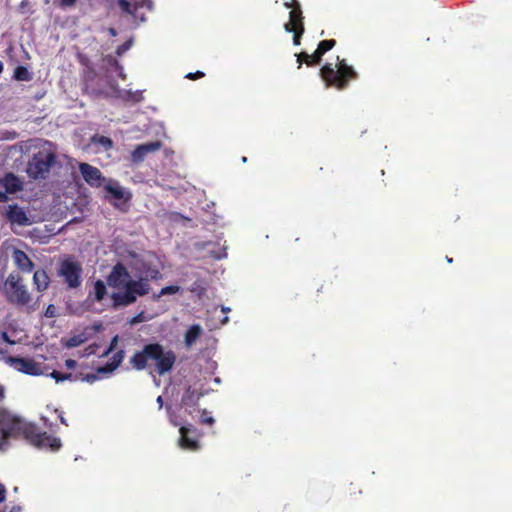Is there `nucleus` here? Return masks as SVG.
I'll use <instances>...</instances> for the list:
<instances>
[{"instance_id": "obj_1", "label": "nucleus", "mask_w": 512, "mask_h": 512, "mask_svg": "<svg viewBox=\"0 0 512 512\" xmlns=\"http://www.w3.org/2000/svg\"><path fill=\"white\" fill-rule=\"evenodd\" d=\"M107 285L110 288L111 307L119 309L136 302L138 296L149 292L148 281L145 279H132L127 268L117 263L107 276Z\"/></svg>"}, {"instance_id": "obj_2", "label": "nucleus", "mask_w": 512, "mask_h": 512, "mask_svg": "<svg viewBox=\"0 0 512 512\" xmlns=\"http://www.w3.org/2000/svg\"><path fill=\"white\" fill-rule=\"evenodd\" d=\"M23 436L32 445L38 448H50L56 451L60 448V439L51 437L46 433L37 432L35 426L26 423L23 419L9 412L0 413V446L8 437Z\"/></svg>"}, {"instance_id": "obj_3", "label": "nucleus", "mask_w": 512, "mask_h": 512, "mask_svg": "<svg viewBox=\"0 0 512 512\" xmlns=\"http://www.w3.org/2000/svg\"><path fill=\"white\" fill-rule=\"evenodd\" d=\"M57 146L45 141L37 147L31 159L27 163V175L33 180L46 179L53 167L58 165Z\"/></svg>"}, {"instance_id": "obj_4", "label": "nucleus", "mask_w": 512, "mask_h": 512, "mask_svg": "<svg viewBox=\"0 0 512 512\" xmlns=\"http://www.w3.org/2000/svg\"><path fill=\"white\" fill-rule=\"evenodd\" d=\"M319 76L326 88H335L345 90L350 81L358 78L356 70L347 63L346 59L337 56V63L333 66L331 63L324 64L319 70Z\"/></svg>"}, {"instance_id": "obj_5", "label": "nucleus", "mask_w": 512, "mask_h": 512, "mask_svg": "<svg viewBox=\"0 0 512 512\" xmlns=\"http://www.w3.org/2000/svg\"><path fill=\"white\" fill-rule=\"evenodd\" d=\"M2 293L6 301L17 308H24L27 313L35 311V306L32 304V294L20 275L9 274L4 281Z\"/></svg>"}, {"instance_id": "obj_6", "label": "nucleus", "mask_w": 512, "mask_h": 512, "mask_svg": "<svg viewBox=\"0 0 512 512\" xmlns=\"http://www.w3.org/2000/svg\"><path fill=\"white\" fill-rule=\"evenodd\" d=\"M131 364L134 368L141 370L145 368H153L152 375L156 385H159L155 373L160 375V344H148L141 352L136 353L131 358Z\"/></svg>"}, {"instance_id": "obj_7", "label": "nucleus", "mask_w": 512, "mask_h": 512, "mask_svg": "<svg viewBox=\"0 0 512 512\" xmlns=\"http://www.w3.org/2000/svg\"><path fill=\"white\" fill-rule=\"evenodd\" d=\"M82 272L81 264L71 256L62 259L58 264L57 274L70 289H76L81 285Z\"/></svg>"}, {"instance_id": "obj_8", "label": "nucleus", "mask_w": 512, "mask_h": 512, "mask_svg": "<svg viewBox=\"0 0 512 512\" xmlns=\"http://www.w3.org/2000/svg\"><path fill=\"white\" fill-rule=\"evenodd\" d=\"M179 445L182 449L195 451L199 449V433L192 426L180 427Z\"/></svg>"}, {"instance_id": "obj_9", "label": "nucleus", "mask_w": 512, "mask_h": 512, "mask_svg": "<svg viewBox=\"0 0 512 512\" xmlns=\"http://www.w3.org/2000/svg\"><path fill=\"white\" fill-rule=\"evenodd\" d=\"M7 363L14 367L17 371L29 374V375H40L43 373L41 365L31 359L8 357Z\"/></svg>"}, {"instance_id": "obj_10", "label": "nucleus", "mask_w": 512, "mask_h": 512, "mask_svg": "<svg viewBox=\"0 0 512 512\" xmlns=\"http://www.w3.org/2000/svg\"><path fill=\"white\" fill-rule=\"evenodd\" d=\"M79 170L84 180L92 186H101L102 182L104 181V177L102 176L100 170L91 166L90 164L80 163Z\"/></svg>"}, {"instance_id": "obj_11", "label": "nucleus", "mask_w": 512, "mask_h": 512, "mask_svg": "<svg viewBox=\"0 0 512 512\" xmlns=\"http://www.w3.org/2000/svg\"><path fill=\"white\" fill-rule=\"evenodd\" d=\"M5 216L12 224L27 226L31 224L25 210L18 205H9L6 208Z\"/></svg>"}, {"instance_id": "obj_12", "label": "nucleus", "mask_w": 512, "mask_h": 512, "mask_svg": "<svg viewBox=\"0 0 512 512\" xmlns=\"http://www.w3.org/2000/svg\"><path fill=\"white\" fill-rule=\"evenodd\" d=\"M159 147V142L146 143L137 146L136 149L131 153L132 162L135 164L142 162L148 153L156 152Z\"/></svg>"}, {"instance_id": "obj_13", "label": "nucleus", "mask_w": 512, "mask_h": 512, "mask_svg": "<svg viewBox=\"0 0 512 512\" xmlns=\"http://www.w3.org/2000/svg\"><path fill=\"white\" fill-rule=\"evenodd\" d=\"M12 258L16 266L22 271L31 272L33 270L34 264L24 251L14 249L12 253Z\"/></svg>"}, {"instance_id": "obj_14", "label": "nucleus", "mask_w": 512, "mask_h": 512, "mask_svg": "<svg viewBox=\"0 0 512 512\" xmlns=\"http://www.w3.org/2000/svg\"><path fill=\"white\" fill-rule=\"evenodd\" d=\"M0 185L8 193H15L22 190V182L12 173L7 174L2 179H0Z\"/></svg>"}, {"instance_id": "obj_15", "label": "nucleus", "mask_w": 512, "mask_h": 512, "mask_svg": "<svg viewBox=\"0 0 512 512\" xmlns=\"http://www.w3.org/2000/svg\"><path fill=\"white\" fill-rule=\"evenodd\" d=\"M304 26V17L301 8H296L291 10L289 13V21L284 24V29L286 32H291L294 30V27Z\"/></svg>"}, {"instance_id": "obj_16", "label": "nucleus", "mask_w": 512, "mask_h": 512, "mask_svg": "<svg viewBox=\"0 0 512 512\" xmlns=\"http://www.w3.org/2000/svg\"><path fill=\"white\" fill-rule=\"evenodd\" d=\"M33 281L39 292L46 290L49 286V277L45 270L35 271Z\"/></svg>"}, {"instance_id": "obj_17", "label": "nucleus", "mask_w": 512, "mask_h": 512, "mask_svg": "<svg viewBox=\"0 0 512 512\" xmlns=\"http://www.w3.org/2000/svg\"><path fill=\"white\" fill-rule=\"evenodd\" d=\"M202 328L199 324H194L188 328L185 333V344L187 347L192 346L196 340L200 337Z\"/></svg>"}, {"instance_id": "obj_18", "label": "nucleus", "mask_w": 512, "mask_h": 512, "mask_svg": "<svg viewBox=\"0 0 512 512\" xmlns=\"http://www.w3.org/2000/svg\"><path fill=\"white\" fill-rule=\"evenodd\" d=\"M336 45V40L334 39H328V40H322L319 42L316 50H315V58H318L319 61H322V57L331 49H333Z\"/></svg>"}, {"instance_id": "obj_19", "label": "nucleus", "mask_w": 512, "mask_h": 512, "mask_svg": "<svg viewBox=\"0 0 512 512\" xmlns=\"http://www.w3.org/2000/svg\"><path fill=\"white\" fill-rule=\"evenodd\" d=\"M297 57V63L298 68L300 69L302 67V64L305 63L309 67H313L315 65H318L320 63L318 58H315V52L313 54H308L306 52H300L296 54Z\"/></svg>"}, {"instance_id": "obj_20", "label": "nucleus", "mask_w": 512, "mask_h": 512, "mask_svg": "<svg viewBox=\"0 0 512 512\" xmlns=\"http://www.w3.org/2000/svg\"><path fill=\"white\" fill-rule=\"evenodd\" d=\"M118 6L123 12L133 15L135 18L138 17V11L141 8L139 5L131 4L127 0H118ZM139 17L141 21L144 20V16L142 14L139 15Z\"/></svg>"}, {"instance_id": "obj_21", "label": "nucleus", "mask_w": 512, "mask_h": 512, "mask_svg": "<svg viewBox=\"0 0 512 512\" xmlns=\"http://www.w3.org/2000/svg\"><path fill=\"white\" fill-rule=\"evenodd\" d=\"M203 395V392H199L191 387H188L183 396V402L186 405H196Z\"/></svg>"}, {"instance_id": "obj_22", "label": "nucleus", "mask_w": 512, "mask_h": 512, "mask_svg": "<svg viewBox=\"0 0 512 512\" xmlns=\"http://www.w3.org/2000/svg\"><path fill=\"white\" fill-rule=\"evenodd\" d=\"M176 356L172 351L162 350V374L170 371L175 363Z\"/></svg>"}, {"instance_id": "obj_23", "label": "nucleus", "mask_w": 512, "mask_h": 512, "mask_svg": "<svg viewBox=\"0 0 512 512\" xmlns=\"http://www.w3.org/2000/svg\"><path fill=\"white\" fill-rule=\"evenodd\" d=\"M103 63H104V67L106 68V70L108 72L109 71H114V72L118 73V75L120 77H124L123 69L119 65L118 61L115 58H113L112 56H106L103 59Z\"/></svg>"}, {"instance_id": "obj_24", "label": "nucleus", "mask_w": 512, "mask_h": 512, "mask_svg": "<svg viewBox=\"0 0 512 512\" xmlns=\"http://www.w3.org/2000/svg\"><path fill=\"white\" fill-rule=\"evenodd\" d=\"M94 299L98 302L102 301L107 295V287L102 280H97L93 288Z\"/></svg>"}, {"instance_id": "obj_25", "label": "nucleus", "mask_w": 512, "mask_h": 512, "mask_svg": "<svg viewBox=\"0 0 512 512\" xmlns=\"http://www.w3.org/2000/svg\"><path fill=\"white\" fill-rule=\"evenodd\" d=\"M123 357H124V352L123 351L117 352L114 355L113 363L109 364V365H107L105 367L99 368L98 372H111V371H113L114 369H116L120 365L121 361L123 360Z\"/></svg>"}, {"instance_id": "obj_26", "label": "nucleus", "mask_w": 512, "mask_h": 512, "mask_svg": "<svg viewBox=\"0 0 512 512\" xmlns=\"http://www.w3.org/2000/svg\"><path fill=\"white\" fill-rule=\"evenodd\" d=\"M91 142L101 145L105 150H109L113 147V141L110 138L102 135L92 136Z\"/></svg>"}, {"instance_id": "obj_27", "label": "nucleus", "mask_w": 512, "mask_h": 512, "mask_svg": "<svg viewBox=\"0 0 512 512\" xmlns=\"http://www.w3.org/2000/svg\"><path fill=\"white\" fill-rule=\"evenodd\" d=\"M190 291L194 293L198 298H201L206 294L207 287L202 280H197L192 283Z\"/></svg>"}, {"instance_id": "obj_28", "label": "nucleus", "mask_w": 512, "mask_h": 512, "mask_svg": "<svg viewBox=\"0 0 512 512\" xmlns=\"http://www.w3.org/2000/svg\"><path fill=\"white\" fill-rule=\"evenodd\" d=\"M14 78L18 81H29L31 74L26 67L18 66L14 71Z\"/></svg>"}, {"instance_id": "obj_29", "label": "nucleus", "mask_w": 512, "mask_h": 512, "mask_svg": "<svg viewBox=\"0 0 512 512\" xmlns=\"http://www.w3.org/2000/svg\"><path fill=\"white\" fill-rule=\"evenodd\" d=\"M106 190L109 193H111L116 199H123L124 198V191L117 184H108L106 186Z\"/></svg>"}, {"instance_id": "obj_30", "label": "nucleus", "mask_w": 512, "mask_h": 512, "mask_svg": "<svg viewBox=\"0 0 512 512\" xmlns=\"http://www.w3.org/2000/svg\"><path fill=\"white\" fill-rule=\"evenodd\" d=\"M165 217L170 221V222H177V223H182V224H185L186 222H189L190 219L187 218V217H184L183 215H181L180 213H176V212H169V213H166L165 214Z\"/></svg>"}, {"instance_id": "obj_31", "label": "nucleus", "mask_w": 512, "mask_h": 512, "mask_svg": "<svg viewBox=\"0 0 512 512\" xmlns=\"http://www.w3.org/2000/svg\"><path fill=\"white\" fill-rule=\"evenodd\" d=\"M305 32V27L304 26H301L300 27H294V30H291L290 33H293V44L298 46L300 45L301 43V38L303 36Z\"/></svg>"}, {"instance_id": "obj_32", "label": "nucleus", "mask_w": 512, "mask_h": 512, "mask_svg": "<svg viewBox=\"0 0 512 512\" xmlns=\"http://www.w3.org/2000/svg\"><path fill=\"white\" fill-rule=\"evenodd\" d=\"M84 341L85 338L82 335H75L65 342V346L67 348H74L80 346Z\"/></svg>"}, {"instance_id": "obj_33", "label": "nucleus", "mask_w": 512, "mask_h": 512, "mask_svg": "<svg viewBox=\"0 0 512 512\" xmlns=\"http://www.w3.org/2000/svg\"><path fill=\"white\" fill-rule=\"evenodd\" d=\"M78 0H54V3L62 9L72 8Z\"/></svg>"}, {"instance_id": "obj_34", "label": "nucleus", "mask_w": 512, "mask_h": 512, "mask_svg": "<svg viewBox=\"0 0 512 512\" xmlns=\"http://www.w3.org/2000/svg\"><path fill=\"white\" fill-rule=\"evenodd\" d=\"M180 290V287L177 285H170L166 287H162V295H171Z\"/></svg>"}, {"instance_id": "obj_35", "label": "nucleus", "mask_w": 512, "mask_h": 512, "mask_svg": "<svg viewBox=\"0 0 512 512\" xmlns=\"http://www.w3.org/2000/svg\"><path fill=\"white\" fill-rule=\"evenodd\" d=\"M50 376L56 380V382H60L66 379L71 378V374H61L57 371H53Z\"/></svg>"}, {"instance_id": "obj_36", "label": "nucleus", "mask_w": 512, "mask_h": 512, "mask_svg": "<svg viewBox=\"0 0 512 512\" xmlns=\"http://www.w3.org/2000/svg\"><path fill=\"white\" fill-rule=\"evenodd\" d=\"M132 45V39H129L128 41H126L125 43H123L122 45H120L117 50H116V53L118 55H122L123 53H125L128 49H130Z\"/></svg>"}, {"instance_id": "obj_37", "label": "nucleus", "mask_w": 512, "mask_h": 512, "mask_svg": "<svg viewBox=\"0 0 512 512\" xmlns=\"http://www.w3.org/2000/svg\"><path fill=\"white\" fill-rule=\"evenodd\" d=\"M201 420L203 423L209 424V425H212L215 422L214 418L212 416H210L206 410L202 411Z\"/></svg>"}, {"instance_id": "obj_38", "label": "nucleus", "mask_w": 512, "mask_h": 512, "mask_svg": "<svg viewBox=\"0 0 512 512\" xmlns=\"http://www.w3.org/2000/svg\"><path fill=\"white\" fill-rule=\"evenodd\" d=\"M204 76H205L204 72L196 71V72H190V73L186 74L185 78H187L189 80H197V79L203 78Z\"/></svg>"}, {"instance_id": "obj_39", "label": "nucleus", "mask_w": 512, "mask_h": 512, "mask_svg": "<svg viewBox=\"0 0 512 512\" xmlns=\"http://www.w3.org/2000/svg\"><path fill=\"white\" fill-rule=\"evenodd\" d=\"M284 7L287 8V9H291V10H294V9H298V8H301L300 6V3L298 0H291L289 2H284L283 3Z\"/></svg>"}, {"instance_id": "obj_40", "label": "nucleus", "mask_w": 512, "mask_h": 512, "mask_svg": "<svg viewBox=\"0 0 512 512\" xmlns=\"http://www.w3.org/2000/svg\"><path fill=\"white\" fill-rule=\"evenodd\" d=\"M56 315H57L56 307L54 305L50 304L45 311V316L47 318H53V317H56Z\"/></svg>"}, {"instance_id": "obj_41", "label": "nucleus", "mask_w": 512, "mask_h": 512, "mask_svg": "<svg viewBox=\"0 0 512 512\" xmlns=\"http://www.w3.org/2000/svg\"><path fill=\"white\" fill-rule=\"evenodd\" d=\"M175 155V152L171 149H165L164 150V157L168 158L171 157V161H173V164H177V160H173V156Z\"/></svg>"}, {"instance_id": "obj_42", "label": "nucleus", "mask_w": 512, "mask_h": 512, "mask_svg": "<svg viewBox=\"0 0 512 512\" xmlns=\"http://www.w3.org/2000/svg\"><path fill=\"white\" fill-rule=\"evenodd\" d=\"M65 365H66V367H67V368H69V369H73V368H75V367H76L77 363H76V361H75V360H73V359H67V360L65 361Z\"/></svg>"}, {"instance_id": "obj_43", "label": "nucleus", "mask_w": 512, "mask_h": 512, "mask_svg": "<svg viewBox=\"0 0 512 512\" xmlns=\"http://www.w3.org/2000/svg\"><path fill=\"white\" fill-rule=\"evenodd\" d=\"M6 489L3 484L0 483V503L5 500Z\"/></svg>"}, {"instance_id": "obj_44", "label": "nucleus", "mask_w": 512, "mask_h": 512, "mask_svg": "<svg viewBox=\"0 0 512 512\" xmlns=\"http://www.w3.org/2000/svg\"><path fill=\"white\" fill-rule=\"evenodd\" d=\"M117 343H118V336H115V337L112 339V341H111V344H110V347H109V349H108L107 353H108V352H110V351H112L113 349H115V348H116V346H117Z\"/></svg>"}, {"instance_id": "obj_45", "label": "nucleus", "mask_w": 512, "mask_h": 512, "mask_svg": "<svg viewBox=\"0 0 512 512\" xmlns=\"http://www.w3.org/2000/svg\"><path fill=\"white\" fill-rule=\"evenodd\" d=\"M7 192L0 191V203H4L8 201Z\"/></svg>"}, {"instance_id": "obj_46", "label": "nucleus", "mask_w": 512, "mask_h": 512, "mask_svg": "<svg viewBox=\"0 0 512 512\" xmlns=\"http://www.w3.org/2000/svg\"><path fill=\"white\" fill-rule=\"evenodd\" d=\"M1 337H2V339H3L5 342H8V343H10V344H12V343H13V341H11V340L9 339L8 334H7L6 332H3V333L1 334Z\"/></svg>"}, {"instance_id": "obj_47", "label": "nucleus", "mask_w": 512, "mask_h": 512, "mask_svg": "<svg viewBox=\"0 0 512 512\" xmlns=\"http://www.w3.org/2000/svg\"><path fill=\"white\" fill-rule=\"evenodd\" d=\"M10 512H21V507L15 506L10 510Z\"/></svg>"}, {"instance_id": "obj_48", "label": "nucleus", "mask_w": 512, "mask_h": 512, "mask_svg": "<svg viewBox=\"0 0 512 512\" xmlns=\"http://www.w3.org/2000/svg\"><path fill=\"white\" fill-rule=\"evenodd\" d=\"M139 321H140V316L134 317V318L131 320V324L138 323Z\"/></svg>"}, {"instance_id": "obj_49", "label": "nucleus", "mask_w": 512, "mask_h": 512, "mask_svg": "<svg viewBox=\"0 0 512 512\" xmlns=\"http://www.w3.org/2000/svg\"><path fill=\"white\" fill-rule=\"evenodd\" d=\"M108 31H109L110 35H112V36L116 35V30L114 28H109Z\"/></svg>"}, {"instance_id": "obj_50", "label": "nucleus", "mask_w": 512, "mask_h": 512, "mask_svg": "<svg viewBox=\"0 0 512 512\" xmlns=\"http://www.w3.org/2000/svg\"><path fill=\"white\" fill-rule=\"evenodd\" d=\"M230 311V308L222 306V312L227 313Z\"/></svg>"}, {"instance_id": "obj_51", "label": "nucleus", "mask_w": 512, "mask_h": 512, "mask_svg": "<svg viewBox=\"0 0 512 512\" xmlns=\"http://www.w3.org/2000/svg\"><path fill=\"white\" fill-rule=\"evenodd\" d=\"M229 321V318L225 316L222 320V324H226Z\"/></svg>"}, {"instance_id": "obj_52", "label": "nucleus", "mask_w": 512, "mask_h": 512, "mask_svg": "<svg viewBox=\"0 0 512 512\" xmlns=\"http://www.w3.org/2000/svg\"><path fill=\"white\" fill-rule=\"evenodd\" d=\"M60 421H61V423L67 425L66 420L63 416L60 417Z\"/></svg>"}, {"instance_id": "obj_53", "label": "nucleus", "mask_w": 512, "mask_h": 512, "mask_svg": "<svg viewBox=\"0 0 512 512\" xmlns=\"http://www.w3.org/2000/svg\"><path fill=\"white\" fill-rule=\"evenodd\" d=\"M242 162H244V163L247 162V157H245V156L242 157Z\"/></svg>"}, {"instance_id": "obj_54", "label": "nucleus", "mask_w": 512, "mask_h": 512, "mask_svg": "<svg viewBox=\"0 0 512 512\" xmlns=\"http://www.w3.org/2000/svg\"><path fill=\"white\" fill-rule=\"evenodd\" d=\"M446 259H447V261H448L449 263H452V261H453V260H452V258H449V257H446Z\"/></svg>"}, {"instance_id": "obj_55", "label": "nucleus", "mask_w": 512, "mask_h": 512, "mask_svg": "<svg viewBox=\"0 0 512 512\" xmlns=\"http://www.w3.org/2000/svg\"><path fill=\"white\" fill-rule=\"evenodd\" d=\"M94 378H95V376H88V377H87V379H88V380H92V379H94Z\"/></svg>"}, {"instance_id": "obj_56", "label": "nucleus", "mask_w": 512, "mask_h": 512, "mask_svg": "<svg viewBox=\"0 0 512 512\" xmlns=\"http://www.w3.org/2000/svg\"><path fill=\"white\" fill-rule=\"evenodd\" d=\"M156 401H157V403L160 404V396L157 397Z\"/></svg>"}]
</instances>
